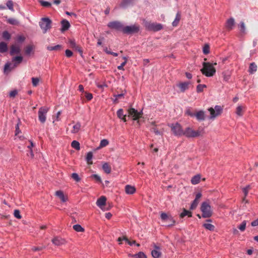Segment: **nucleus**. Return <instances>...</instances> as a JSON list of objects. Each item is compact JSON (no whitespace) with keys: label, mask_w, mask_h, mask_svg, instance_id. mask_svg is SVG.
Segmentation results:
<instances>
[{"label":"nucleus","mask_w":258,"mask_h":258,"mask_svg":"<svg viewBox=\"0 0 258 258\" xmlns=\"http://www.w3.org/2000/svg\"><path fill=\"white\" fill-rule=\"evenodd\" d=\"M235 25V20L234 18H230L228 19L226 23V28L229 30H231L233 29V27Z\"/></svg>","instance_id":"16"},{"label":"nucleus","mask_w":258,"mask_h":258,"mask_svg":"<svg viewBox=\"0 0 258 258\" xmlns=\"http://www.w3.org/2000/svg\"><path fill=\"white\" fill-rule=\"evenodd\" d=\"M211 207L209 201H207L202 203L200 210H208L210 209Z\"/></svg>","instance_id":"33"},{"label":"nucleus","mask_w":258,"mask_h":258,"mask_svg":"<svg viewBox=\"0 0 258 258\" xmlns=\"http://www.w3.org/2000/svg\"><path fill=\"white\" fill-rule=\"evenodd\" d=\"M123 59H124V61L121 63V64L117 67V69L119 70H123V67L126 63V59L125 57H123Z\"/></svg>","instance_id":"52"},{"label":"nucleus","mask_w":258,"mask_h":258,"mask_svg":"<svg viewBox=\"0 0 258 258\" xmlns=\"http://www.w3.org/2000/svg\"><path fill=\"white\" fill-rule=\"evenodd\" d=\"M202 217L204 218H209L212 215V211H202Z\"/></svg>","instance_id":"36"},{"label":"nucleus","mask_w":258,"mask_h":258,"mask_svg":"<svg viewBox=\"0 0 258 258\" xmlns=\"http://www.w3.org/2000/svg\"><path fill=\"white\" fill-rule=\"evenodd\" d=\"M180 19H181L180 13L179 12H178L176 15V17H175L174 20L172 22V26L173 27H176L178 25Z\"/></svg>","instance_id":"26"},{"label":"nucleus","mask_w":258,"mask_h":258,"mask_svg":"<svg viewBox=\"0 0 258 258\" xmlns=\"http://www.w3.org/2000/svg\"><path fill=\"white\" fill-rule=\"evenodd\" d=\"M128 116H132L134 120H137L142 117V113L139 112L133 108L128 110Z\"/></svg>","instance_id":"10"},{"label":"nucleus","mask_w":258,"mask_h":258,"mask_svg":"<svg viewBox=\"0 0 258 258\" xmlns=\"http://www.w3.org/2000/svg\"><path fill=\"white\" fill-rule=\"evenodd\" d=\"M123 96V94H118L114 95V97H115V99L114 100V102L117 103V99L121 98Z\"/></svg>","instance_id":"56"},{"label":"nucleus","mask_w":258,"mask_h":258,"mask_svg":"<svg viewBox=\"0 0 258 258\" xmlns=\"http://www.w3.org/2000/svg\"><path fill=\"white\" fill-rule=\"evenodd\" d=\"M139 25L135 24L131 26H124L123 33L126 34H131L138 33L140 30Z\"/></svg>","instance_id":"4"},{"label":"nucleus","mask_w":258,"mask_h":258,"mask_svg":"<svg viewBox=\"0 0 258 258\" xmlns=\"http://www.w3.org/2000/svg\"><path fill=\"white\" fill-rule=\"evenodd\" d=\"M208 110L210 113L209 118L213 119L222 113L223 109L221 106L216 105L214 108L210 107Z\"/></svg>","instance_id":"5"},{"label":"nucleus","mask_w":258,"mask_h":258,"mask_svg":"<svg viewBox=\"0 0 258 258\" xmlns=\"http://www.w3.org/2000/svg\"><path fill=\"white\" fill-rule=\"evenodd\" d=\"M72 177L74 180L77 182L80 181L81 180V178L79 177L78 174L76 173H73L72 174Z\"/></svg>","instance_id":"49"},{"label":"nucleus","mask_w":258,"mask_h":258,"mask_svg":"<svg viewBox=\"0 0 258 258\" xmlns=\"http://www.w3.org/2000/svg\"><path fill=\"white\" fill-rule=\"evenodd\" d=\"M107 26L111 29H115L116 30L120 31L123 32L124 26L119 21H114L110 22L108 23Z\"/></svg>","instance_id":"6"},{"label":"nucleus","mask_w":258,"mask_h":258,"mask_svg":"<svg viewBox=\"0 0 258 258\" xmlns=\"http://www.w3.org/2000/svg\"><path fill=\"white\" fill-rule=\"evenodd\" d=\"M40 4L43 7H50L51 4V3L48 2H46V1H39Z\"/></svg>","instance_id":"45"},{"label":"nucleus","mask_w":258,"mask_h":258,"mask_svg":"<svg viewBox=\"0 0 258 258\" xmlns=\"http://www.w3.org/2000/svg\"><path fill=\"white\" fill-rule=\"evenodd\" d=\"M182 135H184L187 137H194V131L192 128L187 127L185 132H183Z\"/></svg>","instance_id":"23"},{"label":"nucleus","mask_w":258,"mask_h":258,"mask_svg":"<svg viewBox=\"0 0 258 258\" xmlns=\"http://www.w3.org/2000/svg\"><path fill=\"white\" fill-rule=\"evenodd\" d=\"M124 240L127 242V243L130 245H132L133 244H135L136 243V241L135 240H133L132 241H130L128 238L127 237H124Z\"/></svg>","instance_id":"63"},{"label":"nucleus","mask_w":258,"mask_h":258,"mask_svg":"<svg viewBox=\"0 0 258 258\" xmlns=\"http://www.w3.org/2000/svg\"><path fill=\"white\" fill-rule=\"evenodd\" d=\"M81 124L79 122H77L73 127V130L71 131L72 133L75 134L77 133L81 128Z\"/></svg>","instance_id":"31"},{"label":"nucleus","mask_w":258,"mask_h":258,"mask_svg":"<svg viewBox=\"0 0 258 258\" xmlns=\"http://www.w3.org/2000/svg\"><path fill=\"white\" fill-rule=\"evenodd\" d=\"M203 51L205 54H208L210 52V47L208 44H205L203 48Z\"/></svg>","instance_id":"41"},{"label":"nucleus","mask_w":258,"mask_h":258,"mask_svg":"<svg viewBox=\"0 0 258 258\" xmlns=\"http://www.w3.org/2000/svg\"><path fill=\"white\" fill-rule=\"evenodd\" d=\"M223 80L225 82H228L231 77V73L229 71L224 72L222 73Z\"/></svg>","instance_id":"34"},{"label":"nucleus","mask_w":258,"mask_h":258,"mask_svg":"<svg viewBox=\"0 0 258 258\" xmlns=\"http://www.w3.org/2000/svg\"><path fill=\"white\" fill-rule=\"evenodd\" d=\"M125 192L127 194H133L136 191V189H135V187L130 185H127L125 186Z\"/></svg>","instance_id":"24"},{"label":"nucleus","mask_w":258,"mask_h":258,"mask_svg":"<svg viewBox=\"0 0 258 258\" xmlns=\"http://www.w3.org/2000/svg\"><path fill=\"white\" fill-rule=\"evenodd\" d=\"M186 215H188V217H191V213L189 212V211H183L182 213H181L180 215V217L181 218H183Z\"/></svg>","instance_id":"44"},{"label":"nucleus","mask_w":258,"mask_h":258,"mask_svg":"<svg viewBox=\"0 0 258 258\" xmlns=\"http://www.w3.org/2000/svg\"><path fill=\"white\" fill-rule=\"evenodd\" d=\"M93 158V153L92 152H89L87 154L86 160L88 164L91 165L93 164V162L92 161Z\"/></svg>","instance_id":"29"},{"label":"nucleus","mask_w":258,"mask_h":258,"mask_svg":"<svg viewBox=\"0 0 258 258\" xmlns=\"http://www.w3.org/2000/svg\"><path fill=\"white\" fill-rule=\"evenodd\" d=\"M72 147L77 150L80 149V143L77 141H73L71 143Z\"/></svg>","instance_id":"37"},{"label":"nucleus","mask_w":258,"mask_h":258,"mask_svg":"<svg viewBox=\"0 0 258 258\" xmlns=\"http://www.w3.org/2000/svg\"><path fill=\"white\" fill-rule=\"evenodd\" d=\"M69 44H70V47L74 49L76 51H78L81 55H82L83 50H82L81 47L80 45L77 44L74 40H70Z\"/></svg>","instance_id":"14"},{"label":"nucleus","mask_w":258,"mask_h":258,"mask_svg":"<svg viewBox=\"0 0 258 258\" xmlns=\"http://www.w3.org/2000/svg\"><path fill=\"white\" fill-rule=\"evenodd\" d=\"M14 215L16 218H17L18 219L21 218V216L20 213V211H14Z\"/></svg>","instance_id":"58"},{"label":"nucleus","mask_w":258,"mask_h":258,"mask_svg":"<svg viewBox=\"0 0 258 258\" xmlns=\"http://www.w3.org/2000/svg\"><path fill=\"white\" fill-rule=\"evenodd\" d=\"M161 218L163 222L167 223L166 225L167 226H172L175 223V220L173 219L172 217L166 213H162Z\"/></svg>","instance_id":"7"},{"label":"nucleus","mask_w":258,"mask_h":258,"mask_svg":"<svg viewBox=\"0 0 258 258\" xmlns=\"http://www.w3.org/2000/svg\"><path fill=\"white\" fill-rule=\"evenodd\" d=\"M207 87L205 84H199L197 86V92L201 93L203 91L204 89Z\"/></svg>","instance_id":"38"},{"label":"nucleus","mask_w":258,"mask_h":258,"mask_svg":"<svg viewBox=\"0 0 258 258\" xmlns=\"http://www.w3.org/2000/svg\"><path fill=\"white\" fill-rule=\"evenodd\" d=\"M201 176L200 174L195 175V184H198L200 182Z\"/></svg>","instance_id":"47"},{"label":"nucleus","mask_w":258,"mask_h":258,"mask_svg":"<svg viewBox=\"0 0 258 258\" xmlns=\"http://www.w3.org/2000/svg\"><path fill=\"white\" fill-rule=\"evenodd\" d=\"M242 107L241 106H238L236 108V113L237 115L242 116Z\"/></svg>","instance_id":"51"},{"label":"nucleus","mask_w":258,"mask_h":258,"mask_svg":"<svg viewBox=\"0 0 258 258\" xmlns=\"http://www.w3.org/2000/svg\"><path fill=\"white\" fill-rule=\"evenodd\" d=\"M7 6L11 11H14L13 9V3L12 1H9L7 3Z\"/></svg>","instance_id":"55"},{"label":"nucleus","mask_w":258,"mask_h":258,"mask_svg":"<svg viewBox=\"0 0 258 258\" xmlns=\"http://www.w3.org/2000/svg\"><path fill=\"white\" fill-rule=\"evenodd\" d=\"M85 97L88 100H91L93 98V95L91 93L85 92Z\"/></svg>","instance_id":"60"},{"label":"nucleus","mask_w":258,"mask_h":258,"mask_svg":"<svg viewBox=\"0 0 258 258\" xmlns=\"http://www.w3.org/2000/svg\"><path fill=\"white\" fill-rule=\"evenodd\" d=\"M240 30L242 32H244L245 31V24H244V22H241L240 23Z\"/></svg>","instance_id":"61"},{"label":"nucleus","mask_w":258,"mask_h":258,"mask_svg":"<svg viewBox=\"0 0 258 258\" xmlns=\"http://www.w3.org/2000/svg\"><path fill=\"white\" fill-rule=\"evenodd\" d=\"M17 93H18V92L16 90L12 91L10 93V97H14L16 96V95L17 94Z\"/></svg>","instance_id":"64"},{"label":"nucleus","mask_w":258,"mask_h":258,"mask_svg":"<svg viewBox=\"0 0 258 258\" xmlns=\"http://www.w3.org/2000/svg\"><path fill=\"white\" fill-rule=\"evenodd\" d=\"M21 51V47L18 43H15L11 45L10 53L11 55H14L15 54H19Z\"/></svg>","instance_id":"13"},{"label":"nucleus","mask_w":258,"mask_h":258,"mask_svg":"<svg viewBox=\"0 0 258 258\" xmlns=\"http://www.w3.org/2000/svg\"><path fill=\"white\" fill-rule=\"evenodd\" d=\"M145 28L150 31H158L163 29L162 24L146 21L144 22Z\"/></svg>","instance_id":"2"},{"label":"nucleus","mask_w":258,"mask_h":258,"mask_svg":"<svg viewBox=\"0 0 258 258\" xmlns=\"http://www.w3.org/2000/svg\"><path fill=\"white\" fill-rule=\"evenodd\" d=\"M106 198L104 196L101 197L97 201L96 204L99 208H102L103 206H104L106 203Z\"/></svg>","instance_id":"20"},{"label":"nucleus","mask_w":258,"mask_h":258,"mask_svg":"<svg viewBox=\"0 0 258 258\" xmlns=\"http://www.w3.org/2000/svg\"><path fill=\"white\" fill-rule=\"evenodd\" d=\"M23 60V57L21 56H17L15 57H14L12 58V61L15 62L14 66L15 67L17 66L18 64H20L21 63V62Z\"/></svg>","instance_id":"25"},{"label":"nucleus","mask_w":258,"mask_h":258,"mask_svg":"<svg viewBox=\"0 0 258 258\" xmlns=\"http://www.w3.org/2000/svg\"><path fill=\"white\" fill-rule=\"evenodd\" d=\"M48 108L46 107H42L39 108L38 114V118L41 123H44L46 120V114L48 112Z\"/></svg>","instance_id":"8"},{"label":"nucleus","mask_w":258,"mask_h":258,"mask_svg":"<svg viewBox=\"0 0 258 258\" xmlns=\"http://www.w3.org/2000/svg\"><path fill=\"white\" fill-rule=\"evenodd\" d=\"M3 37L6 39H9L11 38V35L7 31H4L3 33Z\"/></svg>","instance_id":"57"},{"label":"nucleus","mask_w":258,"mask_h":258,"mask_svg":"<svg viewBox=\"0 0 258 258\" xmlns=\"http://www.w3.org/2000/svg\"><path fill=\"white\" fill-rule=\"evenodd\" d=\"M51 242L54 245L56 246H60L65 244L66 243V241L64 239H63L59 236L54 237L51 240Z\"/></svg>","instance_id":"12"},{"label":"nucleus","mask_w":258,"mask_h":258,"mask_svg":"<svg viewBox=\"0 0 258 258\" xmlns=\"http://www.w3.org/2000/svg\"><path fill=\"white\" fill-rule=\"evenodd\" d=\"M39 79L38 78H32V82L33 86L36 87L38 85Z\"/></svg>","instance_id":"50"},{"label":"nucleus","mask_w":258,"mask_h":258,"mask_svg":"<svg viewBox=\"0 0 258 258\" xmlns=\"http://www.w3.org/2000/svg\"><path fill=\"white\" fill-rule=\"evenodd\" d=\"M203 226L210 231H214L215 227L213 225L209 223H204Z\"/></svg>","instance_id":"35"},{"label":"nucleus","mask_w":258,"mask_h":258,"mask_svg":"<svg viewBox=\"0 0 258 258\" xmlns=\"http://www.w3.org/2000/svg\"><path fill=\"white\" fill-rule=\"evenodd\" d=\"M25 39V38L23 36H19L17 38L18 42H23Z\"/></svg>","instance_id":"62"},{"label":"nucleus","mask_w":258,"mask_h":258,"mask_svg":"<svg viewBox=\"0 0 258 258\" xmlns=\"http://www.w3.org/2000/svg\"><path fill=\"white\" fill-rule=\"evenodd\" d=\"M108 144H109V142L108 141V140H107L106 139H103V140H101L100 142L99 148L104 147L106 146L107 145H108Z\"/></svg>","instance_id":"42"},{"label":"nucleus","mask_w":258,"mask_h":258,"mask_svg":"<svg viewBox=\"0 0 258 258\" xmlns=\"http://www.w3.org/2000/svg\"><path fill=\"white\" fill-rule=\"evenodd\" d=\"M202 197V194L201 192H198L196 195V198H195V209L196 208V206L198 204L197 201L200 199Z\"/></svg>","instance_id":"53"},{"label":"nucleus","mask_w":258,"mask_h":258,"mask_svg":"<svg viewBox=\"0 0 258 258\" xmlns=\"http://www.w3.org/2000/svg\"><path fill=\"white\" fill-rule=\"evenodd\" d=\"M195 116L200 121L204 120L205 118V112L202 110H200L195 113Z\"/></svg>","instance_id":"19"},{"label":"nucleus","mask_w":258,"mask_h":258,"mask_svg":"<svg viewBox=\"0 0 258 258\" xmlns=\"http://www.w3.org/2000/svg\"><path fill=\"white\" fill-rule=\"evenodd\" d=\"M189 83L188 82L179 83L176 85L181 92H184L188 89Z\"/></svg>","instance_id":"15"},{"label":"nucleus","mask_w":258,"mask_h":258,"mask_svg":"<svg viewBox=\"0 0 258 258\" xmlns=\"http://www.w3.org/2000/svg\"><path fill=\"white\" fill-rule=\"evenodd\" d=\"M55 196L57 197L62 202H64L67 200V197L64 195L61 190H58L55 192Z\"/></svg>","instance_id":"17"},{"label":"nucleus","mask_w":258,"mask_h":258,"mask_svg":"<svg viewBox=\"0 0 258 258\" xmlns=\"http://www.w3.org/2000/svg\"><path fill=\"white\" fill-rule=\"evenodd\" d=\"M73 228L77 232H83L84 231V229L79 224L74 225Z\"/></svg>","instance_id":"39"},{"label":"nucleus","mask_w":258,"mask_h":258,"mask_svg":"<svg viewBox=\"0 0 258 258\" xmlns=\"http://www.w3.org/2000/svg\"><path fill=\"white\" fill-rule=\"evenodd\" d=\"M45 248V246H34L32 248V250L33 251L42 250Z\"/></svg>","instance_id":"54"},{"label":"nucleus","mask_w":258,"mask_h":258,"mask_svg":"<svg viewBox=\"0 0 258 258\" xmlns=\"http://www.w3.org/2000/svg\"><path fill=\"white\" fill-rule=\"evenodd\" d=\"M61 31L62 32L65 31L69 29L70 27V23L66 20H63L61 22Z\"/></svg>","instance_id":"18"},{"label":"nucleus","mask_w":258,"mask_h":258,"mask_svg":"<svg viewBox=\"0 0 258 258\" xmlns=\"http://www.w3.org/2000/svg\"><path fill=\"white\" fill-rule=\"evenodd\" d=\"M134 258H147V256L143 252H139L138 253L130 255Z\"/></svg>","instance_id":"32"},{"label":"nucleus","mask_w":258,"mask_h":258,"mask_svg":"<svg viewBox=\"0 0 258 258\" xmlns=\"http://www.w3.org/2000/svg\"><path fill=\"white\" fill-rule=\"evenodd\" d=\"M117 117L122 119L124 122L126 121V115L123 114V110L122 109H119L117 110Z\"/></svg>","instance_id":"21"},{"label":"nucleus","mask_w":258,"mask_h":258,"mask_svg":"<svg viewBox=\"0 0 258 258\" xmlns=\"http://www.w3.org/2000/svg\"><path fill=\"white\" fill-rule=\"evenodd\" d=\"M154 249L151 251V254L154 258H159L161 255V248L159 246L153 243Z\"/></svg>","instance_id":"11"},{"label":"nucleus","mask_w":258,"mask_h":258,"mask_svg":"<svg viewBox=\"0 0 258 258\" xmlns=\"http://www.w3.org/2000/svg\"><path fill=\"white\" fill-rule=\"evenodd\" d=\"M217 64V62L210 63L209 62H203V67L201 69V71L202 74L207 77H213L216 73V69L214 66Z\"/></svg>","instance_id":"1"},{"label":"nucleus","mask_w":258,"mask_h":258,"mask_svg":"<svg viewBox=\"0 0 258 258\" xmlns=\"http://www.w3.org/2000/svg\"><path fill=\"white\" fill-rule=\"evenodd\" d=\"M204 133V128L203 127H200L199 129L195 131V137H199L202 135Z\"/></svg>","instance_id":"40"},{"label":"nucleus","mask_w":258,"mask_h":258,"mask_svg":"<svg viewBox=\"0 0 258 258\" xmlns=\"http://www.w3.org/2000/svg\"><path fill=\"white\" fill-rule=\"evenodd\" d=\"M257 70V66L254 62H252L250 63L248 72L250 74H253L255 72H256Z\"/></svg>","instance_id":"22"},{"label":"nucleus","mask_w":258,"mask_h":258,"mask_svg":"<svg viewBox=\"0 0 258 258\" xmlns=\"http://www.w3.org/2000/svg\"><path fill=\"white\" fill-rule=\"evenodd\" d=\"M91 177L94 178L97 182H101V179L100 177L97 174H93L91 175Z\"/></svg>","instance_id":"48"},{"label":"nucleus","mask_w":258,"mask_h":258,"mask_svg":"<svg viewBox=\"0 0 258 258\" xmlns=\"http://www.w3.org/2000/svg\"><path fill=\"white\" fill-rule=\"evenodd\" d=\"M51 21L48 18H42L39 22V26L43 31V33H46L48 30L51 28Z\"/></svg>","instance_id":"3"},{"label":"nucleus","mask_w":258,"mask_h":258,"mask_svg":"<svg viewBox=\"0 0 258 258\" xmlns=\"http://www.w3.org/2000/svg\"><path fill=\"white\" fill-rule=\"evenodd\" d=\"M102 169L103 171L107 174L111 172V167L107 163H105L102 165Z\"/></svg>","instance_id":"27"},{"label":"nucleus","mask_w":258,"mask_h":258,"mask_svg":"<svg viewBox=\"0 0 258 258\" xmlns=\"http://www.w3.org/2000/svg\"><path fill=\"white\" fill-rule=\"evenodd\" d=\"M62 48V46L61 45H56L54 46H48L47 47V49L49 51H58L61 50Z\"/></svg>","instance_id":"28"},{"label":"nucleus","mask_w":258,"mask_h":258,"mask_svg":"<svg viewBox=\"0 0 258 258\" xmlns=\"http://www.w3.org/2000/svg\"><path fill=\"white\" fill-rule=\"evenodd\" d=\"M171 131L175 136H181L183 134V131L181 125L176 123L171 125Z\"/></svg>","instance_id":"9"},{"label":"nucleus","mask_w":258,"mask_h":258,"mask_svg":"<svg viewBox=\"0 0 258 258\" xmlns=\"http://www.w3.org/2000/svg\"><path fill=\"white\" fill-rule=\"evenodd\" d=\"M8 50L7 44L4 42L0 43V52L4 53Z\"/></svg>","instance_id":"30"},{"label":"nucleus","mask_w":258,"mask_h":258,"mask_svg":"<svg viewBox=\"0 0 258 258\" xmlns=\"http://www.w3.org/2000/svg\"><path fill=\"white\" fill-rule=\"evenodd\" d=\"M246 224V221H243L242 222V223L239 226V229L241 231H243L245 229Z\"/></svg>","instance_id":"46"},{"label":"nucleus","mask_w":258,"mask_h":258,"mask_svg":"<svg viewBox=\"0 0 258 258\" xmlns=\"http://www.w3.org/2000/svg\"><path fill=\"white\" fill-rule=\"evenodd\" d=\"M66 55L68 57H71L73 55V52L69 49H67L65 51Z\"/></svg>","instance_id":"59"},{"label":"nucleus","mask_w":258,"mask_h":258,"mask_svg":"<svg viewBox=\"0 0 258 258\" xmlns=\"http://www.w3.org/2000/svg\"><path fill=\"white\" fill-rule=\"evenodd\" d=\"M33 49V47L31 45H28L25 47V53L27 55H29Z\"/></svg>","instance_id":"43"}]
</instances>
